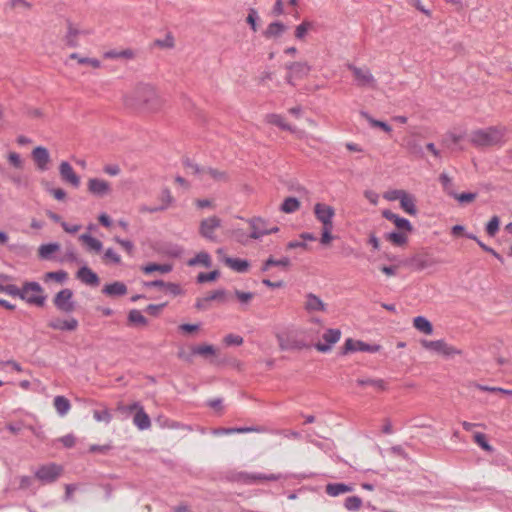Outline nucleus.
<instances>
[{
  "instance_id": "obj_1",
  "label": "nucleus",
  "mask_w": 512,
  "mask_h": 512,
  "mask_svg": "<svg viewBox=\"0 0 512 512\" xmlns=\"http://www.w3.org/2000/svg\"><path fill=\"white\" fill-rule=\"evenodd\" d=\"M124 104L128 108L155 111L161 106V99L151 84L140 83L124 96Z\"/></svg>"
},
{
  "instance_id": "obj_2",
  "label": "nucleus",
  "mask_w": 512,
  "mask_h": 512,
  "mask_svg": "<svg viewBox=\"0 0 512 512\" xmlns=\"http://www.w3.org/2000/svg\"><path fill=\"white\" fill-rule=\"evenodd\" d=\"M41 285L35 281H26L23 283L22 288H18L13 284H0V293H5L12 297H19L30 305L42 307L44 305V298L30 296V292H40Z\"/></svg>"
},
{
  "instance_id": "obj_3",
  "label": "nucleus",
  "mask_w": 512,
  "mask_h": 512,
  "mask_svg": "<svg viewBox=\"0 0 512 512\" xmlns=\"http://www.w3.org/2000/svg\"><path fill=\"white\" fill-rule=\"evenodd\" d=\"M507 134V128L502 125L478 129L470 134V141L477 147L501 145Z\"/></svg>"
},
{
  "instance_id": "obj_4",
  "label": "nucleus",
  "mask_w": 512,
  "mask_h": 512,
  "mask_svg": "<svg viewBox=\"0 0 512 512\" xmlns=\"http://www.w3.org/2000/svg\"><path fill=\"white\" fill-rule=\"evenodd\" d=\"M347 68L352 72L355 83L361 88H376L377 82L371 71L367 67H357L354 64H347Z\"/></svg>"
},
{
  "instance_id": "obj_5",
  "label": "nucleus",
  "mask_w": 512,
  "mask_h": 512,
  "mask_svg": "<svg viewBox=\"0 0 512 512\" xmlns=\"http://www.w3.org/2000/svg\"><path fill=\"white\" fill-rule=\"evenodd\" d=\"M422 346L427 349L434 351L438 354H441L445 357H452L454 355L460 354L461 351L457 348L449 345L444 340H423L421 342Z\"/></svg>"
},
{
  "instance_id": "obj_6",
  "label": "nucleus",
  "mask_w": 512,
  "mask_h": 512,
  "mask_svg": "<svg viewBox=\"0 0 512 512\" xmlns=\"http://www.w3.org/2000/svg\"><path fill=\"white\" fill-rule=\"evenodd\" d=\"M282 478V474H263V473H247L240 472L236 475L235 480L246 485L256 484L261 481H277Z\"/></svg>"
},
{
  "instance_id": "obj_7",
  "label": "nucleus",
  "mask_w": 512,
  "mask_h": 512,
  "mask_svg": "<svg viewBox=\"0 0 512 512\" xmlns=\"http://www.w3.org/2000/svg\"><path fill=\"white\" fill-rule=\"evenodd\" d=\"M73 292L72 290L66 288L59 291L54 299L53 303L56 308L65 313H71L75 310V304L72 301Z\"/></svg>"
},
{
  "instance_id": "obj_8",
  "label": "nucleus",
  "mask_w": 512,
  "mask_h": 512,
  "mask_svg": "<svg viewBox=\"0 0 512 512\" xmlns=\"http://www.w3.org/2000/svg\"><path fill=\"white\" fill-rule=\"evenodd\" d=\"M62 467L55 464L50 463L47 465L41 466L35 473V476L44 483H52L57 480V478L62 473Z\"/></svg>"
},
{
  "instance_id": "obj_9",
  "label": "nucleus",
  "mask_w": 512,
  "mask_h": 512,
  "mask_svg": "<svg viewBox=\"0 0 512 512\" xmlns=\"http://www.w3.org/2000/svg\"><path fill=\"white\" fill-rule=\"evenodd\" d=\"M380 350L379 345H370L360 340H353L352 338L346 339L344 346L342 348V354L346 355L348 353L352 352H369V353H375Z\"/></svg>"
},
{
  "instance_id": "obj_10",
  "label": "nucleus",
  "mask_w": 512,
  "mask_h": 512,
  "mask_svg": "<svg viewBox=\"0 0 512 512\" xmlns=\"http://www.w3.org/2000/svg\"><path fill=\"white\" fill-rule=\"evenodd\" d=\"M278 344L281 350H301L307 347V344L298 339L294 334H278L277 335Z\"/></svg>"
},
{
  "instance_id": "obj_11",
  "label": "nucleus",
  "mask_w": 512,
  "mask_h": 512,
  "mask_svg": "<svg viewBox=\"0 0 512 512\" xmlns=\"http://www.w3.org/2000/svg\"><path fill=\"white\" fill-rule=\"evenodd\" d=\"M285 68L289 70L286 76L287 83L293 85V78H303L310 72V66L305 62H291L285 65Z\"/></svg>"
},
{
  "instance_id": "obj_12",
  "label": "nucleus",
  "mask_w": 512,
  "mask_h": 512,
  "mask_svg": "<svg viewBox=\"0 0 512 512\" xmlns=\"http://www.w3.org/2000/svg\"><path fill=\"white\" fill-rule=\"evenodd\" d=\"M314 213L318 221L323 224V227L333 226L332 219L335 215V210L332 206L316 203L314 206Z\"/></svg>"
},
{
  "instance_id": "obj_13",
  "label": "nucleus",
  "mask_w": 512,
  "mask_h": 512,
  "mask_svg": "<svg viewBox=\"0 0 512 512\" xmlns=\"http://www.w3.org/2000/svg\"><path fill=\"white\" fill-rule=\"evenodd\" d=\"M341 331L339 329H327L323 334L322 338L325 343L318 342L315 344V348L322 353L331 351L332 346L340 340Z\"/></svg>"
},
{
  "instance_id": "obj_14",
  "label": "nucleus",
  "mask_w": 512,
  "mask_h": 512,
  "mask_svg": "<svg viewBox=\"0 0 512 512\" xmlns=\"http://www.w3.org/2000/svg\"><path fill=\"white\" fill-rule=\"evenodd\" d=\"M220 225H221L220 219L216 216H212V217H209V218L201 221L199 232H200L201 236H203L204 238L211 240V241H216L214 231H215V229L219 228Z\"/></svg>"
},
{
  "instance_id": "obj_15",
  "label": "nucleus",
  "mask_w": 512,
  "mask_h": 512,
  "mask_svg": "<svg viewBox=\"0 0 512 512\" xmlns=\"http://www.w3.org/2000/svg\"><path fill=\"white\" fill-rule=\"evenodd\" d=\"M59 174L65 183L70 184L74 188L80 186V177L74 172L72 166L67 161H62L59 165Z\"/></svg>"
},
{
  "instance_id": "obj_16",
  "label": "nucleus",
  "mask_w": 512,
  "mask_h": 512,
  "mask_svg": "<svg viewBox=\"0 0 512 512\" xmlns=\"http://www.w3.org/2000/svg\"><path fill=\"white\" fill-rule=\"evenodd\" d=\"M88 191L97 197H104L111 192L110 184L99 178H91L88 181Z\"/></svg>"
},
{
  "instance_id": "obj_17",
  "label": "nucleus",
  "mask_w": 512,
  "mask_h": 512,
  "mask_svg": "<svg viewBox=\"0 0 512 512\" xmlns=\"http://www.w3.org/2000/svg\"><path fill=\"white\" fill-rule=\"evenodd\" d=\"M32 159L40 171H46L51 160L49 151L42 146L33 149Z\"/></svg>"
},
{
  "instance_id": "obj_18",
  "label": "nucleus",
  "mask_w": 512,
  "mask_h": 512,
  "mask_svg": "<svg viewBox=\"0 0 512 512\" xmlns=\"http://www.w3.org/2000/svg\"><path fill=\"white\" fill-rule=\"evenodd\" d=\"M248 223L251 227L250 238L252 239H260L263 236L267 235V222L260 217H253L248 220Z\"/></svg>"
},
{
  "instance_id": "obj_19",
  "label": "nucleus",
  "mask_w": 512,
  "mask_h": 512,
  "mask_svg": "<svg viewBox=\"0 0 512 512\" xmlns=\"http://www.w3.org/2000/svg\"><path fill=\"white\" fill-rule=\"evenodd\" d=\"M263 433L266 432V429L262 426H252V427H233V428H218L213 430L214 435L220 434H243V433Z\"/></svg>"
},
{
  "instance_id": "obj_20",
  "label": "nucleus",
  "mask_w": 512,
  "mask_h": 512,
  "mask_svg": "<svg viewBox=\"0 0 512 512\" xmlns=\"http://www.w3.org/2000/svg\"><path fill=\"white\" fill-rule=\"evenodd\" d=\"M88 30H80L75 27L72 23H68L67 33L64 37V41L69 47H77L79 45L78 37L80 35L89 34Z\"/></svg>"
},
{
  "instance_id": "obj_21",
  "label": "nucleus",
  "mask_w": 512,
  "mask_h": 512,
  "mask_svg": "<svg viewBox=\"0 0 512 512\" xmlns=\"http://www.w3.org/2000/svg\"><path fill=\"white\" fill-rule=\"evenodd\" d=\"M77 278L86 285L94 287L100 283L98 275L87 266H83L78 270Z\"/></svg>"
},
{
  "instance_id": "obj_22",
  "label": "nucleus",
  "mask_w": 512,
  "mask_h": 512,
  "mask_svg": "<svg viewBox=\"0 0 512 512\" xmlns=\"http://www.w3.org/2000/svg\"><path fill=\"white\" fill-rule=\"evenodd\" d=\"M305 298L304 308L306 311L311 313L326 310V304L317 295L308 293Z\"/></svg>"
},
{
  "instance_id": "obj_23",
  "label": "nucleus",
  "mask_w": 512,
  "mask_h": 512,
  "mask_svg": "<svg viewBox=\"0 0 512 512\" xmlns=\"http://www.w3.org/2000/svg\"><path fill=\"white\" fill-rule=\"evenodd\" d=\"M48 326L55 330H66V331H74L78 327V321L75 318H71L69 320H62L59 318L53 319L48 323Z\"/></svg>"
},
{
  "instance_id": "obj_24",
  "label": "nucleus",
  "mask_w": 512,
  "mask_h": 512,
  "mask_svg": "<svg viewBox=\"0 0 512 512\" xmlns=\"http://www.w3.org/2000/svg\"><path fill=\"white\" fill-rule=\"evenodd\" d=\"M382 214L387 220L392 221L398 229L406 231L412 230V225L409 220L398 216L390 210H384Z\"/></svg>"
},
{
  "instance_id": "obj_25",
  "label": "nucleus",
  "mask_w": 512,
  "mask_h": 512,
  "mask_svg": "<svg viewBox=\"0 0 512 512\" xmlns=\"http://www.w3.org/2000/svg\"><path fill=\"white\" fill-rule=\"evenodd\" d=\"M102 293L111 297L123 296L127 293V286L123 282L115 281L105 285Z\"/></svg>"
},
{
  "instance_id": "obj_26",
  "label": "nucleus",
  "mask_w": 512,
  "mask_h": 512,
  "mask_svg": "<svg viewBox=\"0 0 512 512\" xmlns=\"http://www.w3.org/2000/svg\"><path fill=\"white\" fill-rule=\"evenodd\" d=\"M352 491L353 486L345 483H329L325 487V492L331 497H337Z\"/></svg>"
},
{
  "instance_id": "obj_27",
  "label": "nucleus",
  "mask_w": 512,
  "mask_h": 512,
  "mask_svg": "<svg viewBox=\"0 0 512 512\" xmlns=\"http://www.w3.org/2000/svg\"><path fill=\"white\" fill-rule=\"evenodd\" d=\"M208 179H212L216 182H226L228 180V175L225 171L218 170L212 167H204L201 180Z\"/></svg>"
},
{
  "instance_id": "obj_28",
  "label": "nucleus",
  "mask_w": 512,
  "mask_h": 512,
  "mask_svg": "<svg viewBox=\"0 0 512 512\" xmlns=\"http://www.w3.org/2000/svg\"><path fill=\"white\" fill-rule=\"evenodd\" d=\"M133 423L139 430H147L151 426V420L148 414L141 407L133 417Z\"/></svg>"
},
{
  "instance_id": "obj_29",
  "label": "nucleus",
  "mask_w": 512,
  "mask_h": 512,
  "mask_svg": "<svg viewBox=\"0 0 512 512\" xmlns=\"http://www.w3.org/2000/svg\"><path fill=\"white\" fill-rule=\"evenodd\" d=\"M266 121L270 124L278 126L279 128H281L283 130H287L292 133H300L299 131H297V129L295 127L286 123L284 118L279 114H268L266 116Z\"/></svg>"
},
{
  "instance_id": "obj_30",
  "label": "nucleus",
  "mask_w": 512,
  "mask_h": 512,
  "mask_svg": "<svg viewBox=\"0 0 512 512\" xmlns=\"http://www.w3.org/2000/svg\"><path fill=\"white\" fill-rule=\"evenodd\" d=\"M415 202V197L405 192L402 198L400 199V206L406 213L410 215H416L417 208Z\"/></svg>"
},
{
  "instance_id": "obj_31",
  "label": "nucleus",
  "mask_w": 512,
  "mask_h": 512,
  "mask_svg": "<svg viewBox=\"0 0 512 512\" xmlns=\"http://www.w3.org/2000/svg\"><path fill=\"white\" fill-rule=\"evenodd\" d=\"M223 261L228 267L239 273L246 272L249 267V263L247 260L239 258L224 257Z\"/></svg>"
},
{
  "instance_id": "obj_32",
  "label": "nucleus",
  "mask_w": 512,
  "mask_h": 512,
  "mask_svg": "<svg viewBox=\"0 0 512 512\" xmlns=\"http://www.w3.org/2000/svg\"><path fill=\"white\" fill-rule=\"evenodd\" d=\"M286 26L282 22H272L268 25L264 31L266 38H276L281 36L286 31Z\"/></svg>"
},
{
  "instance_id": "obj_33",
  "label": "nucleus",
  "mask_w": 512,
  "mask_h": 512,
  "mask_svg": "<svg viewBox=\"0 0 512 512\" xmlns=\"http://www.w3.org/2000/svg\"><path fill=\"white\" fill-rule=\"evenodd\" d=\"M439 181L442 185L443 191L447 195H449L451 197L456 196L457 192H456L455 184L447 173H445V172L441 173L439 176Z\"/></svg>"
},
{
  "instance_id": "obj_34",
  "label": "nucleus",
  "mask_w": 512,
  "mask_h": 512,
  "mask_svg": "<svg viewBox=\"0 0 512 512\" xmlns=\"http://www.w3.org/2000/svg\"><path fill=\"white\" fill-rule=\"evenodd\" d=\"M79 240L83 242L89 250L100 252L103 248L102 242L90 234H81Z\"/></svg>"
},
{
  "instance_id": "obj_35",
  "label": "nucleus",
  "mask_w": 512,
  "mask_h": 512,
  "mask_svg": "<svg viewBox=\"0 0 512 512\" xmlns=\"http://www.w3.org/2000/svg\"><path fill=\"white\" fill-rule=\"evenodd\" d=\"M53 404L57 413L61 417L65 416L71 408L70 401L64 396H56L54 398Z\"/></svg>"
},
{
  "instance_id": "obj_36",
  "label": "nucleus",
  "mask_w": 512,
  "mask_h": 512,
  "mask_svg": "<svg viewBox=\"0 0 512 512\" xmlns=\"http://www.w3.org/2000/svg\"><path fill=\"white\" fill-rule=\"evenodd\" d=\"M188 266L203 265L206 268L211 267V257L207 252H200L195 257L191 258L187 262Z\"/></svg>"
},
{
  "instance_id": "obj_37",
  "label": "nucleus",
  "mask_w": 512,
  "mask_h": 512,
  "mask_svg": "<svg viewBox=\"0 0 512 512\" xmlns=\"http://www.w3.org/2000/svg\"><path fill=\"white\" fill-rule=\"evenodd\" d=\"M413 325L418 331L426 335H430L433 332L432 324L423 316L415 317L413 320Z\"/></svg>"
},
{
  "instance_id": "obj_38",
  "label": "nucleus",
  "mask_w": 512,
  "mask_h": 512,
  "mask_svg": "<svg viewBox=\"0 0 512 512\" xmlns=\"http://www.w3.org/2000/svg\"><path fill=\"white\" fill-rule=\"evenodd\" d=\"M357 384L360 386H371L380 391L387 389V382L383 379L361 378L357 380Z\"/></svg>"
},
{
  "instance_id": "obj_39",
  "label": "nucleus",
  "mask_w": 512,
  "mask_h": 512,
  "mask_svg": "<svg viewBox=\"0 0 512 512\" xmlns=\"http://www.w3.org/2000/svg\"><path fill=\"white\" fill-rule=\"evenodd\" d=\"M271 266L287 268L290 266V259L288 257H283L281 259L276 260L271 256L263 263L261 271L267 272Z\"/></svg>"
},
{
  "instance_id": "obj_40",
  "label": "nucleus",
  "mask_w": 512,
  "mask_h": 512,
  "mask_svg": "<svg viewBox=\"0 0 512 512\" xmlns=\"http://www.w3.org/2000/svg\"><path fill=\"white\" fill-rule=\"evenodd\" d=\"M315 29V24L312 21L304 20L301 24H299L295 29V37L298 40H303L307 33L311 30Z\"/></svg>"
},
{
  "instance_id": "obj_41",
  "label": "nucleus",
  "mask_w": 512,
  "mask_h": 512,
  "mask_svg": "<svg viewBox=\"0 0 512 512\" xmlns=\"http://www.w3.org/2000/svg\"><path fill=\"white\" fill-rule=\"evenodd\" d=\"M142 270L146 274H151L156 271L165 274V273H169L170 271H172V265L150 263V264L145 265L142 268Z\"/></svg>"
},
{
  "instance_id": "obj_42",
  "label": "nucleus",
  "mask_w": 512,
  "mask_h": 512,
  "mask_svg": "<svg viewBox=\"0 0 512 512\" xmlns=\"http://www.w3.org/2000/svg\"><path fill=\"white\" fill-rule=\"evenodd\" d=\"M300 207V202L295 197H287L281 204L280 210L284 213H294Z\"/></svg>"
},
{
  "instance_id": "obj_43",
  "label": "nucleus",
  "mask_w": 512,
  "mask_h": 512,
  "mask_svg": "<svg viewBox=\"0 0 512 512\" xmlns=\"http://www.w3.org/2000/svg\"><path fill=\"white\" fill-rule=\"evenodd\" d=\"M361 116L364 117L368 122L369 124L372 126V127H377V128H381L382 130H384L385 132L389 133L392 131V128L390 125H388L386 122H383V121H379V120H376L374 118H372L367 112L365 111H361L360 112Z\"/></svg>"
},
{
  "instance_id": "obj_44",
  "label": "nucleus",
  "mask_w": 512,
  "mask_h": 512,
  "mask_svg": "<svg viewBox=\"0 0 512 512\" xmlns=\"http://www.w3.org/2000/svg\"><path fill=\"white\" fill-rule=\"evenodd\" d=\"M60 249L58 243L43 244L39 247V256L43 259H47L50 255Z\"/></svg>"
},
{
  "instance_id": "obj_45",
  "label": "nucleus",
  "mask_w": 512,
  "mask_h": 512,
  "mask_svg": "<svg viewBox=\"0 0 512 512\" xmlns=\"http://www.w3.org/2000/svg\"><path fill=\"white\" fill-rule=\"evenodd\" d=\"M67 278H68V274L64 270L47 272L44 275V281L45 282H48L50 280H54L56 282L63 283L64 281H66Z\"/></svg>"
},
{
  "instance_id": "obj_46",
  "label": "nucleus",
  "mask_w": 512,
  "mask_h": 512,
  "mask_svg": "<svg viewBox=\"0 0 512 512\" xmlns=\"http://www.w3.org/2000/svg\"><path fill=\"white\" fill-rule=\"evenodd\" d=\"M104 56H105V58H109V59H117V58L131 59L134 57V52L130 49H126V50H122V51L111 50V51H107L104 54Z\"/></svg>"
},
{
  "instance_id": "obj_47",
  "label": "nucleus",
  "mask_w": 512,
  "mask_h": 512,
  "mask_svg": "<svg viewBox=\"0 0 512 512\" xmlns=\"http://www.w3.org/2000/svg\"><path fill=\"white\" fill-rule=\"evenodd\" d=\"M154 46H158L160 48H165V49H172L175 46V40H174L173 35L170 32H168L165 35L164 39H156L154 41Z\"/></svg>"
},
{
  "instance_id": "obj_48",
  "label": "nucleus",
  "mask_w": 512,
  "mask_h": 512,
  "mask_svg": "<svg viewBox=\"0 0 512 512\" xmlns=\"http://www.w3.org/2000/svg\"><path fill=\"white\" fill-rule=\"evenodd\" d=\"M362 499L358 496H350L345 499L344 507L349 511H356L360 509Z\"/></svg>"
},
{
  "instance_id": "obj_49",
  "label": "nucleus",
  "mask_w": 512,
  "mask_h": 512,
  "mask_svg": "<svg viewBox=\"0 0 512 512\" xmlns=\"http://www.w3.org/2000/svg\"><path fill=\"white\" fill-rule=\"evenodd\" d=\"M128 320L131 323L145 326L147 324V319L142 315L139 310L133 309L128 314Z\"/></svg>"
},
{
  "instance_id": "obj_50",
  "label": "nucleus",
  "mask_w": 512,
  "mask_h": 512,
  "mask_svg": "<svg viewBox=\"0 0 512 512\" xmlns=\"http://www.w3.org/2000/svg\"><path fill=\"white\" fill-rule=\"evenodd\" d=\"M93 417L98 422H105L106 424L110 423L112 419V415L107 408H103L102 410H94Z\"/></svg>"
},
{
  "instance_id": "obj_51",
  "label": "nucleus",
  "mask_w": 512,
  "mask_h": 512,
  "mask_svg": "<svg viewBox=\"0 0 512 512\" xmlns=\"http://www.w3.org/2000/svg\"><path fill=\"white\" fill-rule=\"evenodd\" d=\"M183 164L189 173L197 175L201 179L204 167H200L198 164L193 163L190 159H185Z\"/></svg>"
},
{
  "instance_id": "obj_52",
  "label": "nucleus",
  "mask_w": 512,
  "mask_h": 512,
  "mask_svg": "<svg viewBox=\"0 0 512 512\" xmlns=\"http://www.w3.org/2000/svg\"><path fill=\"white\" fill-rule=\"evenodd\" d=\"M71 59H76L79 64H89L94 68L100 67V61L95 58L81 57L78 53H72Z\"/></svg>"
},
{
  "instance_id": "obj_53",
  "label": "nucleus",
  "mask_w": 512,
  "mask_h": 512,
  "mask_svg": "<svg viewBox=\"0 0 512 512\" xmlns=\"http://www.w3.org/2000/svg\"><path fill=\"white\" fill-rule=\"evenodd\" d=\"M500 220L498 216H493L486 225V232L489 236L493 237L499 230Z\"/></svg>"
},
{
  "instance_id": "obj_54",
  "label": "nucleus",
  "mask_w": 512,
  "mask_h": 512,
  "mask_svg": "<svg viewBox=\"0 0 512 512\" xmlns=\"http://www.w3.org/2000/svg\"><path fill=\"white\" fill-rule=\"evenodd\" d=\"M474 441L485 451L487 452H492L493 451V447L488 443V441L486 440V436L485 434L483 433H476L474 435Z\"/></svg>"
},
{
  "instance_id": "obj_55",
  "label": "nucleus",
  "mask_w": 512,
  "mask_h": 512,
  "mask_svg": "<svg viewBox=\"0 0 512 512\" xmlns=\"http://www.w3.org/2000/svg\"><path fill=\"white\" fill-rule=\"evenodd\" d=\"M387 239L397 246H402L406 243L407 237L400 232H391L387 235Z\"/></svg>"
},
{
  "instance_id": "obj_56",
  "label": "nucleus",
  "mask_w": 512,
  "mask_h": 512,
  "mask_svg": "<svg viewBox=\"0 0 512 512\" xmlns=\"http://www.w3.org/2000/svg\"><path fill=\"white\" fill-rule=\"evenodd\" d=\"M220 275V272L218 270L211 271L209 273H200L197 276V282L198 283H205L209 281L216 280Z\"/></svg>"
},
{
  "instance_id": "obj_57",
  "label": "nucleus",
  "mask_w": 512,
  "mask_h": 512,
  "mask_svg": "<svg viewBox=\"0 0 512 512\" xmlns=\"http://www.w3.org/2000/svg\"><path fill=\"white\" fill-rule=\"evenodd\" d=\"M477 197V193H472V192H464V193H456V196H454L453 198H455L458 202L462 203V204H467V203H471L473 202Z\"/></svg>"
},
{
  "instance_id": "obj_58",
  "label": "nucleus",
  "mask_w": 512,
  "mask_h": 512,
  "mask_svg": "<svg viewBox=\"0 0 512 512\" xmlns=\"http://www.w3.org/2000/svg\"><path fill=\"white\" fill-rule=\"evenodd\" d=\"M193 352L198 355L208 356V355H214L215 349L212 345H201V346L195 347L193 349Z\"/></svg>"
},
{
  "instance_id": "obj_59",
  "label": "nucleus",
  "mask_w": 512,
  "mask_h": 512,
  "mask_svg": "<svg viewBox=\"0 0 512 512\" xmlns=\"http://www.w3.org/2000/svg\"><path fill=\"white\" fill-rule=\"evenodd\" d=\"M406 191L404 190H390V191H387L384 193V198L388 201H396V200H399L402 198V196L404 195Z\"/></svg>"
},
{
  "instance_id": "obj_60",
  "label": "nucleus",
  "mask_w": 512,
  "mask_h": 512,
  "mask_svg": "<svg viewBox=\"0 0 512 512\" xmlns=\"http://www.w3.org/2000/svg\"><path fill=\"white\" fill-rule=\"evenodd\" d=\"M226 292L224 289H218L206 296V300L211 301H224Z\"/></svg>"
},
{
  "instance_id": "obj_61",
  "label": "nucleus",
  "mask_w": 512,
  "mask_h": 512,
  "mask_svg": "<svg viewBox=\"0 0 512 512\" xmlns=\"http://www.w3.org/2000/svg\"><path fill=\"white\" fill-rule=\"evenodd\" d=\"M141 404L139 402H133L132 404L130 405H123V404H119L117 409L119 411H121L122 413H131L133 411H138L140 408H141Z\"/></svg>"
},
{
  "instance_id": "obj_62",
  "label": "nucleus",
  "mask_w": 512,
  "mask_h": 512,
  "mask_svg": "<svg viewBox=\"0 0 512 512\" xmlns=\"http://www.w3.org/2000/svg\"><path fill=\"white\" fill-rule=\"evenodd\" d=\"M257 19H258L257 11L255 9H250L248 16L246 18V21L251 26V29L254 32L257 31V24H256Z\"/></svg>"
},
{
  "instance_id": "obj_63",
  "label": "nucleus",
  "mask_w": 512,
  "mask_h": 512,
  "mask_svg": "<svg viewBox=\"0 0 512 512\" xmlns=\"http://www.w3.org/2000/svg\"><path fill=\"white\" fill-rule=\"evenodd\" d=\"M233 237L237 242L247 244L250 235L248 236L242 229H236L233 231Z\"/></svg>"
},
{
  "instance_id": "obj_64",
  "label": "nucleus",
  "mask_w": 512,
  "mask_h": 512,
  "mask_svg": "<svg viewBox=\"0 0 512 512\" xmlns=\"http://www.w3.org/2000/svg\"><path fill=\"white\" fill-rule=\"evenodd\" d=\"M224 342L227 345H241L243 343V338L239 335L228 334L225 336Z\"/></svg>"
}]
</instances>
